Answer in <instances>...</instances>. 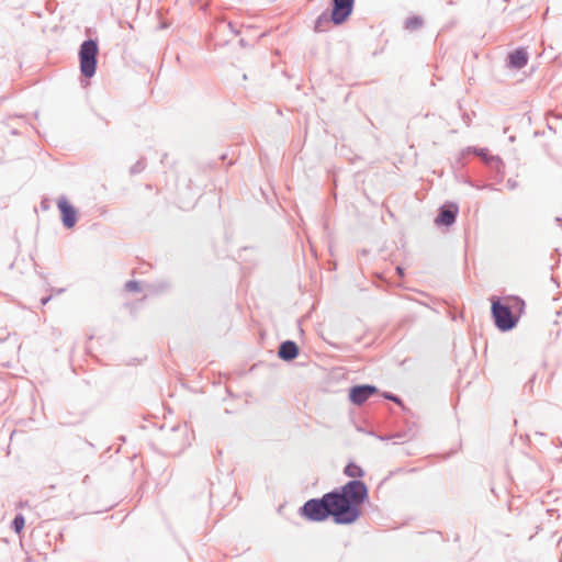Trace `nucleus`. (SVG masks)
Segmentation results:
<instances>
[{"label": "nucleus", "mask_w": 562, "mask_h": 562, "mask_svg": "<svg viewBox=\"0 0 562 562\" xmlns=\"http://www.w3.org/2000/svg\"><path fill=\"white\" fill-rule=\"evenodd\" d=\"M456 214H457V207H454V210L442 209L440 211L438 217L436 218V223L439 225L450 226L451 224L454 223Z\"/></svg>", "instance_id": "11"}, {"label": "nucleus", "mask_w": 562, "mask_h": 562, "mask_svg": "<svg viewBox=\"0 0 562 562\" xmlns=\"http://www.w3.org/2000/svg\"><path fill=\"white\" fill-rule=\"evenodd\" d=\"M353 0H334L331 21L339 25L344 23L352 12Z\"/></svg>", "instance_id": "5"}, {"label": "nucleus", "mask_w": 562, "mask_h": 562, "mask_svg": "<svg viewBox=\"0 0 562 562\" xmlns=\"http://www.w3.org/2000/svg\"><path fill=\"white\" fill-rule=\"evenodd\" d=\"M492 314L496 326L501 330H509L516 324V318L513 316L509 307L502 305L498 301L492 302Z\"/></svg>", "instance_id": "4"}, {"label": "nucleus", "mask_w": 562, "mask_h": 562, "mask_svg": "<svg viewBox=\"0 0 562 562\" xmlns=\"http://www.w3.org/2000/svg\"><path fill=\"white\" fill-rule=\"evenodd\" d=\"M125 288L127 291L130 292H137L140 290V285L138 282L136 281H128L126 284H125Z\"/></svg>", "instance_id": "14"}, {"label": "nucleus", "mask_w": 562, "mask_h": 562, "mask_svg": "<svg viewBox=\"0 0 562 562\" xmlns=\"http://www.w3.org/2000/svg\"><path fill=\"white\" fill-rule=\"evenodd\" d=\"M386 398L392 400L394 402H398V400L395 396L392 395H385Z\"/></svg>", "instance_id": "15"}, {"label": "nucleus", "mask_w": 562, "mask_h": 562, "mask_svg": "<svg viewBox=\"0 0 562 562\" xmlns=\"http://www.w3.org/2000/svg\"><path fill=\"white\" fill-rule=\"evenodd\" d=\"M13 529L16 533H21L24 526H25V519L22 515H18L13 520Z\"/></svg>", "instance_id": "13"}, {"label": "nucleus", "mask_w": 562, "mask_h": 562, "mask_svg": "<svg viewBox=\"0 0 562 562\" xmlns=\"http://www.w3.org/2000/svg\"><path fill=\"white\" fill-rule=\"evenodd\" d=\"M344 473L352 479H359L364 475V470L356 462H350L346 465Z\"/></svg>", "instance_id": "12"}, {"label": "nucleus", "mask_w": 562, "mask_h": 562, "mask_svg": "<svg viewBox=\"0 0 562 562\" xmlns=\"http://www.w3.org/2000/svg\"><path fill=\"white\" fill-rule=\"evenodd\" d=\"M323 19L319 18V20L317 21V25H316V29L319 30V26H321V23H322Z\"/></svg>", "instance_id": "17"}, {"label": "nucleus", "mask_w": 562, "mask_h": 562, "mask_svg": "<svg viewBox=\"0 0 562 562\" xmlns=\"http://www.w3.org/2000/svg\"><path fill=\"white\" fill-rule=\"evenodd\" d=\"M279 357L283 360H293L299 355V347L293 341H284L279 348Z\"/></svg>", "instance_id": "9"}, {"label": "nucleus", "mask_w": 562, "mask_h": 562, "mask_svg": "<svg viewBox=\"0 0 562 562\" xmlns=\"http://www.w3.org/2000/svg\"><path fill=\"white\" fill-rule=\"evenodd\" d=\"M516 305L519 306V307H522L524 306V302L522 301H516Z\"/></svg>", "instance_id": "16"}, {"label": "nucleus", "mask_w": 562, "mask_h": 562, "mask_svg": "<svg viewBox=\"0 0 562 562\" xmlns=\"http://www.w3.org/2000/svg\"><path fill=\"white\" fill-rule=\"evenodd\" d=\"M376 387L371 385H359L355 386L350 390L349 398L356 405H361L364 403L371 395L376 393Z\"/></svg>", "instance_id": "7"}, {"label": "nucleus", "mask_w": 562, "mask_h": 562, "mask_svg": "<svg viewBox=\"0 0 562 562\" xmlns=\"http://www.w3.org/2000/svg\"><path fill=\"white\" fill-rule=\"evenodd\" d=\"M368 488L363 482L353 480L339 491L325 494L328 516L337 524H351L360 515L359 506L367 499Z\"/></svg>", "instance_id": "1"}, {"label": "nucleus", "mask_w": 562, "mask_h": 562, "mask_svg": "<svg viewBox=\"0 0 562 562\" xmlns=\"http://www.w3.org/2000/svg\"><path fill=\"white\" fill-rule=\"evenodd\" d=\"M98 53L99 47L93 40L86 41L80 46V71L87 78H91L95 74Z\"/></svg>", "instance_id": "2"}, {"label": "nucleus", "mask_w": 562, "mask_h": 562, "mask_svg": "<svg viewBox=\"0 0 562 562\" xmlns=\"http://www.w3.org/2000/svg\"><path fill=\"white\" fill-rule=\"evenodd\" d=\"M527 61L528 55L522 48L516 49L509 55V63L515 68H522L527 65Z\"/></svg>", "instance_id": "10"}, {"label": "nucleus", "mask_w": 562, "mask_h": 562, "mask_svg": "<svg viewBox=\"0 0 562 562\" xmlns=\"http://www.w3.org/2000/svg\"><path fill=\"white\" fill-rule=\"evenodd\" d=\"M19 347L14 341H10L8 339L0 341V366L7 367L10 366L12 360L14 359Z\"/></svg>", "instance_id": "8"}, {"label": "nucleus", "mask_w": 562, "mask_h": 562, "mask_svg": "<svg viewBox=\"0 0 562 562\" xmlns=\"http://www.w3.org/2000/svg\"><path fill=\"white\" fill-rule=\"evenodd\" d=\"M301 514L313 521H323L328 517L325 495L321 499H310L301 508Z\"/></svg>", "instance_id": "3"}, {"label": "nucleus", "mask_w": 562, "mask_h": 562, "mask_svg": "<svg viewBox=\"0 0 562 562\" xmlns=\"http://www.w3.org/2000/svg\"><path fill=\"white\" fill-rule=\"evenodd\" d=\"M57 206L61 214L63 224L67 228L74 227L77 222V211L75 207L65 198L58 200Z\"/></svg>", "instance_id": "6"}]
</instances>
